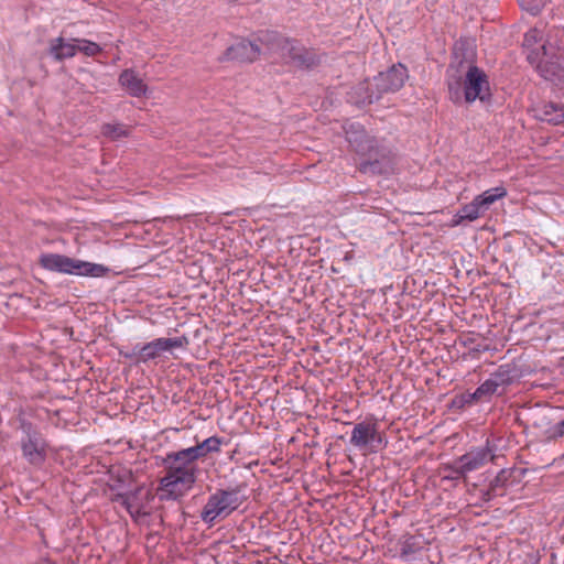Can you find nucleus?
Listing matches in <instances>:
<instances>
[{"label": "nucleus", "mask_w": 564, "mask_h": 564, "mask_svg": "<svg viewBox=\"0 0 564 564\" xmlns=\"http://www.w3.org/2000/svg\"><path fill=\"white\" fill-rule=\"evenodd\" d=\"M242 500L235 489H219L213 494L205 505L200 518L205 523H213L217 518H226L239 508Z\"/></svg>", "instance_id": "20e7f679"}, {"label": "nucleus", "mask_w": 564, "mask_h": 564, "mask_svg": "<svg viewBox=\"0 0 564 564\" xmlns=\"http://www.w3.org/2000/svg\"><path fill=\"white\" fill-rule=\"evenodd\" d=\"M536 118L554 126L564 124V106L554 102L544 104L539 109Z\"/></svg>", "instance_id": "a211bd4d"}, {"label": "nucleus", "mask_w": 564, "mask_h": 564, "mask_svg": "<svg viewBox=\"0 0 564 564\" xmlns=\"http://www.w3.org/2000/svg\"><path fill=\"white\" fill-rule=\"evenodd\" d=\"M490 96L489 82L486 73L477 66H469L464 77V99L473 102L477 98L481 101Z\"/></svg>", "instance_id": "6e6552de"}, {"label": "nucleus", "mask_w": 564, "mask_h": 564, "mask_svg": "<svg viewBox=\"0 0 564 564\" xmlns=\"http://www.w3.org/2000/svg\"><path fill=\"white\" fill-rule=\"evenodd\" d=\"M119 82L132 96H141V79L134 75L133 70H123L119 76Z\"/></svg>", "instance_id": "412c9836"}, {"label": "nucleus", "mask_w": 564, "mask_h": 564, "mask_svg": "<svg viewBox=\"0 0 564 564\" xmlns=\"http://www.w3.org/2000/svg\"><path fill=\"white\" fill-rule=\"evenodd\" d=\"M42 268L53 272L76 274L77 259L58 253H43L39 259Z\"/></svg>", "instance_id": "ddd939ff"}, {"label": "nucleus", "mask_w": 564, "mask_h": 564, "mask_svg": "<svg viewBox=\"0 0 564 564\" xmlns=\"http://www.w3.org/2000/svg\"><path fill=\"white\" fill-rule=\"evenodd\" d=\"M280 54L285 62L299 69H313L321 65L323 54L312 47H306L296 40L283 39L279 43Z\"/></svg>", "instance_id": "7ed1b4c3"}, {"label": "nucleus", "mask_w": 564, "mask_h": 564, "mask_svg": "<svg viewBox=\"0 0 564 564\" xmlns=\"http://www.w3.org/2000/svg\"><path fill=\"white\" fill-rule=\"evenodd\" d=\"M202 458L198 445L178 451L167 455V459H175L177 462H184L186 464H195V460Z\"/></svg>", "instance_id": "5701e85b"}, {"label": "nucleus", "mask_w": 564, "mask_h": 564, "mask_svg": "<svg viewBox=\"0 0 564 564\" xmlns=\"http://www.w3.org/2000/svg\"><path fill=\"white\" fill-rule=\"evenodd\" d=\"M502 392L499 391L497 381L489 378L473 394H469V399L470 401H488L492 394H501Z\"/></svg>", "instance_id": "aec40b11"}, {"label": "nucleus", "mask_w": 564, "mask_h": 564, "mask_svg": "<svg viewBox=\"0 0 564 564\" xmlns=\"http://www.w3.org/2000/svg\"><path fill=\"white\" fill-rule=\"evenodd\" d=\"M511 477V471L507 469H502L498 473L495 479L490 482L489 489L485 494V500H490L495 496H501L502 489L506 488L507 482Z\"/></svg>", "instance_id": "6ab92c4d"}, {"label": "nucleus", "mask_w": 564, "mask_h": 564, "mask_svg": "<svg viewBox=\"0 0 564 564\" xmlns=\"http://www.w3.org/2000/svg\"><path fill=\"white\" fill-rule=\"evenodd\" d=\"M133 356H135V362H139L140 358L137 356L135 352H133Z\"/></svg>", "instance_id": "e433bc0d"}, {"label": "nucleus", "mask_w": 564, "mask_h": 564, "mask_svg": "<svg viewBox=\"0 0 564 564\" xmlns=\"http://www.w3.org/2000/svg\"><path fill=\"white\" fill-rule=\"evenodd\" d=\"M154 226L153 221H143V236L149 235ZM143 240H145V237H143Z\"/></svg>", "instance_id": "72a5a7b5"}, {"label": "nucleus", "mask_w": 564, "mask_h": 564, "mask_svg": "<svg viewBox=\"0 0 564 564\" xmlns=\"http://www.w3.org/2000/svg\"><path fill=\"white\" fill-rule=\"evenodd\" d=\"M539 39L540 32L536 29H532L525 33L523 44L525 46H532L538 42Z\"/></svg>", "instance_id": "2f4dec72"}, {"label": "nucleus", "mask_w": 564, "mask_h": 564, "mask_svg": "<svg viewBox=\"0 0 564 564\" xmlns=\"http://www.w3.org/2000/svg\"><path fill=\"white\" fill-rule=\"evenodd\" d=\"M519 2L524 10L532 14L540 12L545 4V0H519Z\"/></svg>", "instance_id": "7c9ffc66"}, {"label": "nucleus", "mask_w": 564, "mask_h": 564, "mask_svg": "<svg viewBox=\"0 0 564 564\" xmlns=\"http://www.w3.org/2000/svg\"><path fill=\"white\" fill-rule=\"evenodd\" d=\"M73 42L77 43V52H82L87 56H95L101 51L97 43L85 39H73Z\"/></svg>", "instance_id": "cd10ccee"}, {"label": "nucleus", "mask_w": 564, "mask_h": 564, "mask_svg": "<svg viewBox=\"0 0 564 564\" xmlns=\"http://www.w3.org/2000/svg\"><path fill=\"white\" fill-rule=\"evenodd\" d=\"M379 99V93L369 80L357 84L348 93V100L357 106L369 105Z\"/></svg>", "instance_id": "4468645a"}, {"label": "nucleus", "mask_w": 564, "mask_h": 564, "mask_svg": "<svg viewBox=\"0 0 564 564\" xmlns=\"http://www.w3.org/2000/svg\"><path fill=\"white\" fill-rule=\"evenodd\" d=\"M346 139L351 149L362 156L372 153L379 147L378 141L370 137L364 127L355 123L349 124L346 129Z\"/></svg>", "instance_id": "9d476101"}, {"label": "nucleus", "mask_w": 564, "mask_h": 564, "mask_svg": "<svg viewBox=\"0 0 564 564\" xmlns=\"http://www.w3.org/2000/svg\"><path fill=\"white\" fill-rule=\"evenodd\" d=\"M533 425L543 430L549 440H556L564 436V419L552 425V411H543L534 415Z\"/></svg>", "instance_id": "2eb2a0df"}, {"label": "nucleus", "mask_w": 564, "mask_h": 564, "mask_svg": "<svg viewBox=\"0 0 564 564\" xmlns=\"http://www.w3.org/2000/svg\"><path fill=\"white\" fill-rule=\"evenodd\" d=\"M260 46L256 42L240 40L226 50L224 59L253 62L260 56Z\"/></svg>", "instance_id": "9b49d317"}, {"label": "nucleus", "mask_w": 564, "mask_h": 564, "mask_svg": "<svg viewBox=\"0 0 564 564\" xmlns=\"http://www.w3.org/2000/svg\"><path fill=\"white\" fill-rule=\"evenodd\" d=\"M350 444L359 449L377 453L387 442L378 430L376 421L365 420L354 425Z\"/></svg>", "instance_id": "423d86ee"}, {"label": "nucleus", "mask_w": 564, "mask_h": 564, "mask_svg": "<svg viewBox=\"0 0 564 564\" xmlns=\"http://www.w3.org/2000/svg\"><path fill=\"white\" fill-rule=\"evenodd\" d=\"M167 474L161 479V490L166 497L176 499L192 488L196 481L197 467L175 459H169Z\"/></svg>", "instance_id": "f257e3e1"}, {"label": "nucleus", "mask_w": 564, "mask_h": 564, "mask_svg": "<svg viewBox=\"0 0 564 564\" xmlns=\"http://www.w3.org/2000/svg\"><path fill=\"white\" fill-rule=\"evenodd\" d=\"M77 53V44L66 42L63 36H58L50 41L48 54L57 62L72 58Z\"/></svg>", "instance_id": "dca6fc26"}, {"label": "nucleus", "mask_w": 564, "mask_h": 564, "mask_svg": "<svg viewBox=\"0 0 564 564\" xmlns=\"http://www.w3.org/2000/svg\"><path fill=\"white\" fill-rule=\"evenodd\" d=\"M490 379L497 381L498 389L511 383L509 371L503 367H500L495 373H492Z\"/></svg>", "instance_id": "c756f323"}, {"label": "nucleus", "mask_w": 564, "mask_h": 564, "mask_svg": "<svg viewBox=\"0 0 564 564\" xmlns=\"http://www.w3.org/2000/svg\"><path fill=\"white\" fill-rule=\"evenodd\" d=\"M494 458L495 454L490 447H476L458 457L453 464L446 465L445 470L455 473V476H452L453 479H466L469 473L479 470Z\"/></svg>", "instance_id": "39448f33"}, {"label": "nucleus", "mask_w": 564, "mask_h": 564, "mask_svg": "<svg viewBox=\"0 0 564 564\" xmlns=\"http://www.w3.org/2000/svg\"><path fill=\"white\" fill-rule=\"evenodd\" d=\"M143 274H148V275L152 274V270H151V268H148V271H147V272H143Z\"/></svg>", "instance_id": "c9c22d12"}, {"label": "nucleus", "mask_w": 564, "mask_h": 564, "mask_svg": "<svg viewBox=\"0 0 564 564\" xmlns=\"http://www.w3.org/2000/svg\"><path fill=\"white\" fill-rule=\"evenodd\" d=\"M19 430L22 431L21 451L23 457L33 466H41L46 459L47 443L40 430L23 415L17 417Z\"/></svg>", "instance_id": "f03ea898"}, {"label": "nucleus", "mask_w": 564, "mask_h": 564, "mask_svg": "<svg viewBox=\"0 0 564 564\" xmlns=\"http://www.w3.org/2000/svg\"><path fill=\"white\" fill-rule=\"evenodd\" d=\"M140 487L133 491L118 494L115 501L120 503L130 513L132 519L138 523L141 519V500L139 498Z\"/></svg>", "instance_id": "f3484780"}, {"label": "nucleus", "mask_w": 564, "mask_h": 564, "mask_svg": "<svg viewBox=\"0 0 564 564\" xmlns=\"http://www.w3.org/2000/svg\"><path fill=\"white\" fill-rule=\"evenodd\" d=\"M221 443V440L217 436H210L197 443L202 457L207 456L209 453L219 452Z\"/></svg>", "instance_id": "bb28decb"}, {"label": "nucleus", "mask_w": 564, "mask_h": 564, "mask_svg": "<svg viewBox=\"0 0 564 564\" xmlns=\"http://www.w3.org/2000/svg\"><path fill=\"white\" fill-rule=\"evenodd\" d=\"M506 194L507 192L505 188L496 187L484 192L481 195H478L475 199H477V204H479L482 209H487L498 198L503 197Z\"/></svg>", "instance_id": "393cba45"}, {"label": "nucleus", "mask_w": 564, "mask_h": 564, "mask_svg": "<svg viewBox=\"0 0 564 564\" xmlns=\"http://www.w3.org/2000/svg\"><path fill=\"white\" fill-rule=\"evenodd\" d=\"M409 78L408 68L401 64H393L384 72H380L372 79V86L379 93L381 98L384 94L395 93L400 90L405 80Z\"/></svg>", "instance_id": "0eeeda50"}, {"label": "nucleus", "mask_w": 564, "mask_h": 564, "mask_svg": "<svg viewBox=\"0 0 564 564\" xmlns=\"http://www.w3.org/2000/svg\"><path fill=\"white\" fill-rule=\"evenodd\" d=\"M412 539H413V538H410V539H408V540L403 543V545H402V547H401V555H402V556H406V555H409L410 553H413V552H414L413 543L411 542V540H412Z\"/></svg>", "instance_id": "473e14b6"}, {"label": "nucleus", "mask_w": 564, "mask_h": 564, "mask_svg": "<svg viewBox=\"0 0 564 564\" xmlns=\"http://www.w3.org/2000/svg\"><path fill=\"white\" fill-rule=\"evenodd\" d=\"M187 345L188 339L185 336L158 338L147 345H143V360L156 358L166 351H172L175 348H183Z\"/></svg>", "instance_id": "f8f14e48"}, {"label": "nucleus", "mask_w": 564, "mask_h": 564, "mask_svg": "<svg viewBox=\"0 0 564 564\" xmlns=\"http://www.w3.org/2000/svg\"><path fill=\"white\" fill-rule=\"evenodd\" d=\"M102 133L111 140H118L128 134V130L122 124H104Z\"/></svg>", "instance_id": "c85d7f7f"}, {"label": "nucleus", "mask_w": 564, "mask_h": 564, "mask_svg": "<svg viewBox=\"0 0 564 564\" xmlns=\"http://www.w3.org/2000/svg\"><path fill=\"white\" fill-rule=\"evenodd\" d=\"M108 271L101 264L77 260L76 275L102 276Z\"/></svg>", "instance_id": "b1692460"}, {"label": "nucleus", "mask_w": 564, "mask_h": 564, "mask_svg": "<svg viewBox=\"0 0 564 564\" xmlns=\"http://www.w3.org/2000/svg\"><path fill=\"white\" fill-rule=\"evenodd\" d=\"M443 470H444L445 473H447V474H445V475H444V477H443L444 479H451V480H454V479L452 478V476H455V473H454V471H452V470H445V467L443 468Z\"/></svg>", "instance_id": "f704fd0d"}, {"label": "nucleus", "mask_w": 564, "mask_h": 564, "mask_svg": "<svg viewBox=\"0 0 564 564\" xmlns=\"http://www.w3.org/2000/svg\"><path fill=\"white\" fill-rule=\"evenodd\" d=\"M481 206L477 204V199H474L471 203L465 205L457 214L460 220L467 219L473 221L477 219L481 213Z\"/></svg>", "instance_id": "a878e982"}, {"label": "nucleus", "mask_w": 564, "mask_h": 564, "mask_svg": "<svg viewBox=\"0 0 564 564\" xmlns=\"http://www.w3.org/2000/svg\"><path fill=\"white\" fill-rule=\"evenodd\" d=\"M449 99L459 104L464 99V78L462 75L452 74L447 80Z\"/></svg>", "instance_id": "4be33fe9"}, {"label": "nucleus", "mask_w": 564, "mask_h": 564, "mask_svg": "<svg viewBox=\"0 0 564 564\" xmlns=\"http://www.w3.org/2000/svg\"><path fill=\"white\" fill-rule=\"evenodd\" d=\"M367 159L359 164V171L365 174H388L393 171V156L389 149L377 147L372 153H367Z\"/></svg>", "instance_id": "1a4fd4ad"}]
</instances>
